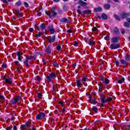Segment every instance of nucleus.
<instances>
[{
  "instance_id": "1",
  "label": "nucleus",
  "mask_w": 130,
  "mask_h": 130,
  "mask_svg": "<svg viewBox=\"0 0 130 130\" xmlns=\"http://www.w3.org/2000/svg\"><path fill=\"white\" fill-rule=\"evenodd\" d=\"M46 78L47 79L48 82H52V80L56 78V74L55 73H52L46 76Z\"/></svg>"
},
{
  "instance_id": "2",
  "label": "nucleus",
  "mask_w": 130,
  "mask_h": 130,
  "mask_svg": "<svg viewBox=\"0 0 130 130\" xmlns=\"http://www.w3.org/2000/svg\"><path fill=\"white\" fill-rule=\"evenodd\" d=\"M52 14L48 12H46V15H47V16H48V17L50 19H51V18H53V17H55V16H56V15H57V12L55 11V9L54 8H52Z\"/></svg>"
},
{
  "instance_id": "3",
  "label": "nucleus",
  "mask_w": 130,
  "mask_h": 130,
  "mask_svg": "<svg viewBox=\"0 0 130 130\" xmlns=\"http://www.w3.org/2000/svg\"><path fill=\"white\" fill-rule=\"evenodd\" d=\"M21 99L22 98L21 96H17L14 99L11 101V104H16V103H20V101H21Z\"/></svg>"
},
{
  "instance_id": "4",
  "label": "nucleus",
  "mask_w": 130,
  "mask_h": 130,
  "mask_svg": "<svg viewBox=\"0 0 130 130\" xmlns=\"http://www.w3.org/2000/svg\"><path fill=\"white\" fill-rule=\"evenodd\" d=\"M45 117V114L44 113L41 112L36 116V119L37 120H41Z\"/></svg>"
},
{
  "instance_id": "5",
  "label": "nucleus",
  "mask_w": 130,
  "mask_h": 130,
  "mask_svg": "<svg viewBox=\"0 0 130 130\" xmlns=\"http://www.w3.org/2000/svg\"><path fill=\"white\" fill-rule=\"evenodd\" d=\"M120 46L118 44L113 43L111 44L110 46V48L111 49H117V48H119Z\"/></svg>"
},
{
  "instance_id": "6",
  "label": "nucleus",
  "mask_w": 130,
  "mask_h": 130,
  "mask_svg": "<svg viewBox=\"0 0 130 130\" xmlns=\"http://www.w3.org/2000/svg\"><path fill=\"white\" fill-rule=\"evenodd\" d=\"M16 14L19 19H22L23 18V14H22L20 9H17L16 10Z\"/></svg>"
},
{
  "instance_id": "7",
  "label": "nucleus",
  "mask_w": 130,
  "mask_h": 130,
  "mask_svg": "<svg viewBox=\"0 0 130 130\" xmlns=\"http://www.w3.org/2000/svg\"><path fill=\"white\" fill-rule=\"evenodd\" d=\"M47 40L49 43H52L55 41V36H53L52 37H48Z\"/></svg>"
},
{
  "instance_id": "8",
  "label": "nucleus",
  "mask_w": 130,
  "mask_h": 130,
  "mask_svg": "<svg viewBox=\"0 0 130 130\" xmlns=\"http://www.w3.org/2000/svg\"><path fill=\"white\" fill-rule=\"evenodd\" d=\"M119 39H120L119 37H114L111 39V41L112 43H117V42H118V40H119Z\"/></svg>"
},
{
  "instance_id": "9",
  "label": "nucleus",
  "mask_w": 130,
  "mask_h": 130,
  "mask_svg": "<svg viewBox=\"0 0 130 130\" xmlns=\"http://www.w3.org/2000/svg\"><path fill=\"white\" fill-rule=\"evenodd\" d=\"M88 98L91 104H95V103H97L96 100H95V98H92L90 96H88Z\"/></svg>"
},
{
  "instance_id": "10",
  "label": "nucleus",
  "mask_w": 130,
  "mask_h": 130,
  "mask_svg": "<svg viewBox=\"0 0 130 130\" xmlns=\"http://www.w3.org/2000/svg\"><path fill=\"white\" fill-rule=\"evenodd\" d=\"M5 83L11 85L12 84V78H5Z\"/></svg>"
},
{
  "instance_id": "11",
  "label": "nucleus",
  "mask_w": 130,
  "mask_h": 130,
  "mask_svg": "<svg viewBox=\"0 0 130 130\" xmlns=\"http://www.w3.org/2000/svg\"><path fill=\"white\" fill-rule=\"evenodd\" d=\"M130 16L129 13H122L121 14V17L123 18V19H126L127 17Z\"/></svg>"
},
{
  "instance_id": "12",
  "label": "nucleus",
  "mask_w": 130,
  "mask_h": 130,
  "mask_svg": "<svg viewBox=\"0 0 130 130\" xmlns=\"http://www.w3.org/2000/svg\"><path fill=\"white\" fill-rule=\"evenodd\" d=\"M46 52L47 54H50V53H51V48H50V47H47Z\"/></svg>"
},
{
  "instance_id": "13",
  "label": "nucleus",
  "mask_w": 130,
  "mask_h": 130,
  "mask_svg": "<svg viewBox=\"0 0 130 130\" xmlns=\"http://www.w3.org/2000/svg\"><path fill=\"white\" fill-rule=\"evenodd\" d=\"M49 30L51 34H53L55 32V31L54 30V29H53V27L52 26L49 27Z\"/></svg>"
},
{
  "instance_id": "14",
  "label": "nucleus",
  "mask_w": 130,
  "mask_h": 130,
  "mask_svg": "<svg viewBox=\"0 0 130 130\" xmlns=\"http://www.w3.org/2000/svg\"><path fill=\"white\" fill-rule=\"evenodd\" d=\"M76 82H77V87H79V88H81V87L82 86V82H81V80H77Z\"/></svg>"
},
{
  "instance_id": "15",
  "label": "nucleus",
  "mask_w": 130,
  "mask_h": 130,
  "mask_svg": "<svg viewBox=\"0 0 130 130\" xmlns=\"http://www.w3.org/2000/svg\"><path fill=\"white\" fill-rule=\"evenodd\" d=\"M95 12H102V8L99 7L98 8H94Z\"/></svg>"
},
{
  "instance_id": "16",
  "label": "nucleus",
  "mask_w": 130,
  "mask_h": 130,
  "mask_svg": "<svg viewBox=\"0 0 130 130\" xmlns=\"http://www.w3.org/2000/svg\"><path fill=\"white\" fill-rule=\"evenodd\" d=\"M88 44L89 45H90V46H91L92 45H94L95 44V42H94L93 40H89L88 41Z\"/></svg>"
},
{
  "instance_id": "17",
  "label": "nucleus",
  "mask_w": 130,
  "mask_h": 130,
  "mask_svg": "<svg viewBox=\"0 0 130 130\" xmlns=\"http://www.w3.org/2000/svg\"><path fill=\"white\" fill-rule=\"evenodd\" d=\"M61 22H64L66 23H70V21L68 19V18H64L61 19Z\"/></svg>"
},
{
  "instance_id": "18",
  "label": "nucleus",
  "mask_w": 130,
  "mask_h": 130,
  "mask_svg": "<svg viewBox=\"0 0 130 130\" xmlns=\"http://www.w3.org/2000/svg\"><path fill=\"white\" fill-rule=\"evenodd\" d=\"M124 27H126L127 28H129L130 27V23L128 22H125L124 23Z\"/></svg>"
},
{
  "instance_id": "19",
  "label": "nucleus",
  "mask_w": 130,
  "mask_h": 130,
  "mask_svg": "<svg viewBox=\"0 0 130 130\" xmlns=\"http://www.w3.org/2000/svg\"><path fill=\"white\" fill-rule=\"evenodd\" d=\"M124 82V78H122L119 80H118V83L119 84H122V83Z\"/></svg>"
},
{
  "instance_id": "20",
  "label": "nucleus",
  "mask_w": 130,
  "mask_h": 130,
  "mask_svg": "<svg viewBox=\"0 0 130 130\" xmlns=\"http://www.w3.org/2000/svg\"><path fill=\"white\" fill-rule=\"evenodd\" d=\"M104 8L105 9H106V10H108L110 8V5H109V4H105L104 6Z\"/></svg>"
},
{
  "instance_id": "21",
  "label": "nucleus",
  "mask_w": 130,
  "mask_h": 130,
  "mask_svg": "<svg viewBox=\"0 0 130 130\" xmlns=\"http://www.w3.org/2000/svg\"><path fill=\"white\" fill-rule=\"evenodd\" d=\"M40 27L41 30H44L46 26H45V24L44 23H42L40 25Z\"/></svg>"
},
{
  "instance_id": "22",
  "label": "nucleus",
  "mask_w": 130,
  "mask_h": 130,
  "mask_svg": "<svg viewBox=\"0 0 130 130\" xmlns=\"http://www.w3.org/2000/svg\"><path fill=\"white\" fill-rule=\"evenodd\" d=\"M42 36V33L41 32H39L38 33L36 34V37H37L38 38H39V37H41Z\"/></svg>"
},
{
  "instance_id": "23",
  "label": "nucleus",
  "mask_w": 130,
  "mask_h": 130,
  "mask_svg": "<svg viewBox=\"0 0 130 130\" xmlns=\"http://www.w3.org/2000/svg\"><path fill=\"white\" fill-rule=\"evenodd\" d=\"M102 18H103L104 20H107L108 17L106 14L104 13L102 15Z\"/></svg>"
},
{
  "instance_id": "24",
  "label": "nucleus",
  "mask_w": 130,
  "mask_h": 130,
  "mask_svg": "<svg viewBox=\"0 0 130 130\" xmlns=\"http://www.w3.org/2000/svg\"><path fill=\"white\" fill-rule=\"evenodd\" d=\"M104 84L105 85H108V84H109V80L107 78H106L105 79V81H104Z\"/></svg>"
},
{
  "instance_id": "25",
  "label": "nucleus",
  "mask_w": 130,
  "mask_h": 130,
  "mask_svg": "<svg viewBox=\"0 0 130 130\" xmlns=\"http://www.w3.org/2000/svg\"><path fill=\"white\" fill-rule=\"evenodd\" d=\"M125 60L126 61H129L130 60V55H126L125 57Z\"/></svg>"
},
{
  "instance_id": "26",
  "label": "nucleus",
  "mask_w": 130,
  "mask_h": 130,
  "mask_svg": "<svg viewBox=\"0 0 130 130\" xmlns=\"http://www.w3.org/2000/svg\"><path fill=\"white\" fill-rule=\"evenodd\" d=\"M38 99H41L42 98V93L41 92L38 93V96H37Z\"/></svg>"
},
{
  "instance_id": "27",
  "label": "nucleus",
  "mask_w": 130,
  "mask_h": 130,
  "mask_svg": "<svg viewBox=\"0 0 130 130\" xmlns=\"http://www.w3.org/2000/svg\"><path fill=\"white\" fill-rule=\"evenodd\" d=\"M79 3L81 6H86L87 5V3L84 2V1H80Z\"/></svg>"
},
{
  "instance_id": "28",
  "label": "nucleus",
  "mask_w": 130,
  "mask_h": 130,
  "mask_svg": "<svg viewBox=\"0 0 130 130\" xmlns=\"http://www.w3.org/2000/svg\"><path fill=\"white\" fill-rule=\"evenodd\" d=\"M22 5V3L20 1L17 2L16 4H15V6L16 7H19V6H21Z\"/></svg>"
},
{
  "instance_id": "29",
  "label": "nucleus",
  "mask_w": 130,
  "mask_h": 130,
  "mask_svg": "<svg viewBox=\"0 0 130 130\" xmlns=\"http://www.w3.org/2000/svg\"><path fill=\"white\" fill-rule=\"evenodd\" d=\"M21 129L22 130H26L27 129V127L25 125L22 124L21 125Z\"/></svg>"
},
{
  "instance_id": "30",
  "label": "nucleus",
  "mask_w": 130,
  "mask_h": 130,
  "mask_svg": "<svg viewBox=\"0 0 130 130\" xmlns=\"http://www.w3.org/2000/svg\"><path fill=\"white\" fill-rule=\"evenodd\" d=\"M91 10H85L83 11V13H84V14H91Z\"/></svg>"
},
{
  "instance_id": "31",
  "label": "nucleus",
  "mask_w": 130,
  "mask_h": 130,
  "mask_svg": "<svg viewBox=\"0 0 130 130\" xmlns=\"http://www.w3.org/2000/svg\"><path fill=\"white\" fill-rule=\"evenodd\" d=\"M87 80H88V78L85 76H84L83 78H82V81L83 82H87Z\"/></svg>"
},
{
  "instance_id": "32",
  "label": "nucleus",
  "mask_w": 130,
  "mask_h": 130,
  "mask_svg": "<svg viewBox=\"0 0 130 130\" xmlns=\"http://www.w3.org/2000/svg\"><path fill=\"white\" fill-rule=\"evenodd\" d=\"M16 54L18 57H20V56H21V55H22L23 53L20 52H17Z\"/></svg>"
},
{
  "instance_id": "33",
  "label": "nucleus",
  "mask_w": 130,
  "mask_h": 130,
  "mask_svg": "<svg viewBox=\"0 0 130 130\" xmlns=\"http://www.w3.org/2000/svg\"><path fill=\"white\" fill-rule=\"evenodd\" d=\"M112 101V98H108L107 100H106V102H109V101Z\"/></svg>"
},
{
  "instance_id": "34",
  "label": "nucleus",
  "mask_w": 130,
  "mask_h": 130,
  "mask_svg": "<svg viewBox=\"0 0 130 130\" xmlns=\"http://www.w3.org/2000/svg\"><path fill=\"white\" fill-rule=\"evenodd\" d=\"M92 109L93 111H94L95 113L97 112V111H98V109L96 107H93L92 108Z\"/></svg>"
},
{
  "instance_id": "35",
  "label": "nucleus",
  "mask_w": 130,
  "mask_h": 130,
  "mask_svg": "<svg viewBox=\"0 0 130 130\" xmlns=\"http://www.w3.org/2000/svg\"><path fill=\"white\" fill-rule=\"evenodd\" d=\"M2 68H3L4 69H6L7 68V64L6 63H3L2 65Z\"/></svg>"
},
{
  "instance_id": "36",
  "label": "nucleus",
  "mask_w": 130,
  "mask_h": 130,
  "mask_svg": "<svg viewBox=\"0 0 130 130\" xmlns=\"http://www.w3.org/2000/svg\"><path fill=\"white\" fill-rule=\"evenodd\" d=\"M92 31H98V28L96 26H94L92 28Z\"/></svg>"
},
{
  "instance_id": "37",
  "label": "nucleus",
  "mask_w": 130,
  "mask_h": 130,
  "mask_svg": "<svg viewBox=\"0 0 130 130\" xmlns=\"http://www.w3.org/2000/svg\"><path fill=\"white\" fill-rule=\"evenodd\" d=\"M114 17L116 19V20H120V18H119V16H118L117 15L115 14L114 15Z\"/></svg>"
},
{
  "instance_id": "38",
  "label": "nucleus",
  "mask_w": 130,
  "mask_h": 130,
  "mask_svg": "<svg viewBox=\"0 0 130 130\" xmlns=\"http://www.w3.org/2000/svg\"><path fill=\"white\" fill-rule=\"evenodd\" d=\"M37 80L38 82H40V81H41V78L40 77H39V76H37Z\"/></svg>"
},
{
  "instance_id": "39",
  "label": "nucleus",
  "mask_w": 130,
  "mask_h": 130,
  "mask_svg": "<svg viewBox=\"0 0 130 130\" xmlns=\"http://www.w3.org/2000/svg\"><path fill=\"white\" fill-rule=\"evenodd\" d=\"M30 124H31L30 122H27L24 125H25L26 127H27L28 126H30Z\"/></svg>"
},
{
  "instance_id": "40",
  "label": "nucleus",
  "mask_w": 130,
  "mask_h": 130,
  "mask_svg": "<svg viewBox=\"0 0 130 130\" xmlns=\"http://www.w3.org/2000/svg\"><path fill=\"white\" fill-rule=\"evenodd\" d=\"M114 32H115V33H118V32H119V30H118V28H115L114 30Z\"/></svg>"
},
{
  "instance_id": "41",
  "label": "nucleus",
  "mask_w": 130,
  "mask_h": 130,
  "mask_svg": "<svg viewBox=\"0 0 130 130\" xmlns=\"http://www.w3.org/2000/svg\"><path fill=\"white\" fill-rule=\"evenodd\" d=\"M16 66H20V63H19V61H15L14 62Z\"/></svg>"
},
{
  "instance_id": "42",
  "label": "nucleus",
  "mask_w": 130,
  "mask_h": 130,
  "mask_svg": "<svg viewBox=\"0 0 130 130\" xmlns=\"http://www.w3.org/2000/svg\"><path fill=\"white\" fill-rule=\"evenodd\" d=\"M53 64L54 66V67H56L57 68L58 67V64H57V63L56 62H54Z\"/></svg>"
},
{
  "instance_id": "43",
  "label": "nucleus",
  "mask_w": 130,
  "mask_h": 130,
  "mask_svg": "<svg viewBox=\"0 0 130 130\" xmlns=\"http://www.w3.org/2000/svg\"><path fill=\"white\" fill-rule=\"evenodd\" d=\"M32 58H33V57L32 56H28V57L26 58L27 60L32 59Z\"/></svg>"
},
{
  "instance_id": "44",
  "label": "nucleus",
  "mask_w": 130,
  "mask_h": 130,
  "mask_svg": "<svg viewBox=\"0 0 130 130\" xmlns=\"http://www.w3.org/2000/svg\"><path fill=\"white\" fill-rule=\"evenodd\" d=\"M56 48H57V50H60L61 47L60 46V45H58Z\"/></svg>"
},
{
  "instance_id": "45",
  "label": "nucleus",
  "mask_w": 130,
  "mask_h": 130,
  "mask_svg": "<svg viewBox=\"0 0 130 130\" xmlns=\"http://www.w3.org/2000/svg\"><path fill=\"white\" fill-rule=\"evenodd\" d=\"M101 101H102V103L104 104V103H105V102H106V100L105 101V100L103 98H102L101 99Z\"/></svg>"
},
{
  "instance_id": "46",
  "label": "nucleus",
  "mask_w": 130,
  "mask_h": 130,
  "mask_svg": "<svg viewBox=\"0 0 130 130\" xmlns=\"http://www.w3.org/2000/svg\"><path fill=\"white\" fill-rule=\"evenodd\" d=\"M28 62H29V61H28V59H27V58L26 59L25 61H24L23 62L24 64H27V63H28Z\"/></svg>"
},
{
  "instance_id": "47",
  "label": "nucleus",
  "mask_w": 130,
  "mask_h": 130,
  "mask_svg": "<svg viewBox=\"0 0 130 130\" xmlns=\"http://www.w3.org/2000/svg\"><path fill=\"white\" fill-rule=\"evenodd\" d=\"M24 6H25V7H26V8H28V7H29V4H28L27 3V2H24Z\"/></svg>"
},
{
  "instance_id": "48",
  "label": "nucleus",
  "mask_w": 130,
  "mask_h": 130,
  "mask_svg": "<svg viewBox=\"0 0 130 130\" xmlns=\"http://www.w3.org/2000/svg\"><path fill=\"white\" fill-rule=\"evenodd\" d=\"M77 13L79 14V15H82V11H81L80 9L77 10Z\"/></svg>"
},
{
  "instance_id": "49",
  "label": "nucleus",
  "mask_w": 130,
  "mask_h": 130,
  "mask_svg": "<svg viewBox=\"0 0 130 130\" xmlns=\"http://www.w3.org/2000/svg\"><path fill=\"white\" fill-rule=\"evenodd\" d=\"M0 100H5V97L3 95H0Z\"/></svg>"
},
{
  "instance_id": "50",
  "label": "nucleus",
  "mask_w": 130,
  "mask_h": 130,
  "mask_svg": "<svg viewBox=\"0 0 130 130\" xmlns=\"http://www.w3.org/2000/svg\"><path fill=\"white\" fill-rule=\"evenodd\" d=\"M59 104H60L61 106H64V104H63V103H62V102H59Z\"/></svg>"
},
{
  "instance_id": "51",
  "label": "nucleus",
  "mask_w": 130,
  "mask_h": 130,
  "mask_svg": "<svg viewBox=\"0 0 130 130\" xmlns=\"http://www.w3.org/2000/svg\"><path fill=\"white\" fill-rule=\"evenodd\" d=\"M121 62L122 64H125V60H121Z\"/></svg>"
},
{
  "instance_id": "52",
  "label": "nucleus",
  "mask_w": 130,
  "mask_h": 130,
  "mask_svg": "<svg viewBox=\"0 0 130 130\" xmlns=\"http://www.w3.org/2000/svg\"><path fill=\"white\" fill-rule=\"evenodd\" d=\"M105 40H109V37L106 36L104 38Z\"/></svg>"
},
{
  "instance_id": "53",
  "label": "nucleus",
  "mask_w": 130,
  "mask_h": 130,
  "mask_svg": "<svg viewBox=\"0 0 130 130\" xmlns=\"http://www.w3.org/2000/svg\"><path fill=\"white\" fill-rule=\"evenodd\" d=\"M18 60H20V61H22V58H21V56L18 57Z\"/></svg>"
},
{
  "instance_id": "54",
  "label": "nucleus",
  "mask_w": 130,
  "mask_h": 130,
  "mask_svg": "<svg viewBox=\"0 0 130 130\" xmlns=\"http://www.w3.org/2000/svg\"><path fill=\"white\" fill-rule=\"evenodd\" d=\"M99 88L100 90H101L102 89V84L100 85Z\"/></svg>"
},
{
  "instance_id": "55",
  "label": "nucleus",
  "mask_w": 130,
  "mask_h": 130,
  "mask_svg": "<svg viewBox=\"0 0 130 130\" xmlns=\"http://www.w3.org/2000/svg\"><path fill=\"white\" fill-rule=\"evenodd\" d=\"M78 44H79V43L77 42H75L74 44V46H77V45H78Z\"/></svg>"
},
{
  "instance_id": "56",
  "label": "nucleus",
  "mask_w": 130,
  "mask_h": 130,
  "mask_svg": "<svg viewBox=\"0 0 130 130\" xmlns=\"http://www.w3.org/2000/svg\"><path fill=\"white\" fill-rule=\"evenodd\" d=\"M41 15H42V13H41V12H38V16L39 17H40V16H41Z\"/></svg>"
},
{
  "instance_id": "57",
  "label": "nucleus",
  "mask_w": 130,
  "mask_h": 130,
  "mask_svg": "<svg viewBox=\"0 0 130 130\" xmlns=\"http://www.w3.org/2000/svg\"><path fill=\"white\" fill-rule=\"evenodd\" d=\"M34 30V29H33V28H31L29 29V32H33V30Z\"/></svg>"
},
{
  "instance_id": "58",
  "label": "nucleus",
  "mask_w": 130,
  "mask_h": 130,
  "mask_svg": "<svg viewBox=\"0 0 130 130\" xmlns=\"http://www.w3.org/2000/svg\"><path fill=\"white\" fill-rule=\"evenodd\" d=\"M2 1L4 4H7L8 3V1L7 0H2Z\"/></svg>"
},
{
  "instance_id": "59",
  "label": "nucleus",
  "mask_w": 130,
  "mask_h": 130,
  "mask_svg": "<svg viewBox=\"0 0 130 130\" xmlns=\"http://www.w3.org/2000/svg\"><path fill=\"white\" fill-rule=\"evenodd\" d=\"M126 21H127V22H128V23H130V18H127L126 19Z\"/></svg>"
},
{
  "instance_id": "60",
  "label": "nucleus",
  "mask_w": 130,
  "mask_h": 130,
  "mask_svg": "<svg viewBox=\"0 0 130 130\" xmlns=\"http://www.w3.org/2000/svg\"><path fill=\"white\" fill-rule=\"evenodd\" d=\"M13 129H14V130H17V126H16L15 125H14V126H13Z\"/></svg>"
},
{
  "instance_id": "61",
  "label": "nucleus",
  "mask_w": 130,
  "mask_h": 130,
  "mask_svg": "<svg viewBox=\"0 0 130 130\" xmlns=\"http://www.w3.org/2000/svg\"><path fill=\"white\" fill-rule=\"evenodd\" d=\"M67 31L68 32V33H72V30H71V29H68V30H67Z\"/></svg>"
},
{
  "instance_id": "62",
  "label": "nucleus",
  "mask_w": 130,
  "mask_h": 130,
  "mask_svg": "<svg viewBox=\"0 0 130 130\" xmlns=\"http://www.w3.org/2000/svg\"><path fill=\"white\" fill-rule=\"evenodd\" d=\"M121 33L122 34H124V33H125V31L124 30H122Z\"/></svg>"
},
{
  "instance_id": "63",
  "label": "nucleus",
  "mask_w": 130,
  "mask_h": 130,
  "mask_svg": "<svg viewBox=\"0 0 130 130\" xmlns=\"http://www.w3.org/2000/svg\"><path fill=\"white\" fill-rule=\"evenodd\" d=\"M11 129H12V128H11L10 127H8L7 129V130H11Z\"/></svg>"
},
{
  "instance_id": "64",
  "label": "nucleus",
  "mask_w": 130,
  "mask_h": 130,
  "mask_svg": "<svg viewBox=\"0 0 130 130\" xmlns=\"http://www.w3.org/2000/svg\"><path fill=\"white\" fill-rule=\"evenodd\" d=\"M128 80L130 82V76L128 77Z\"/></svg>"
}]
</instances>
